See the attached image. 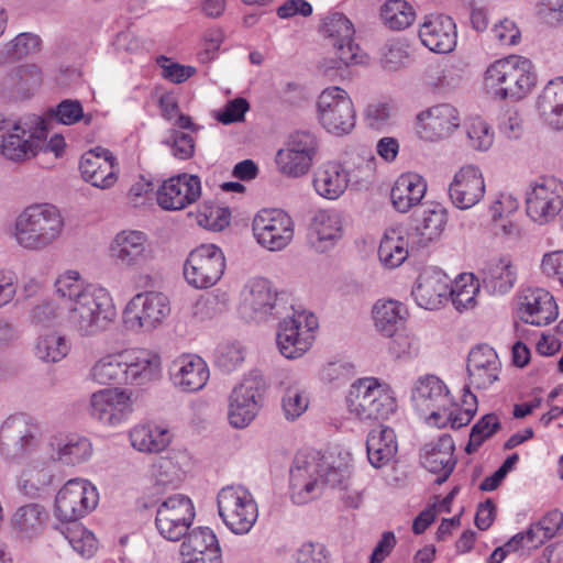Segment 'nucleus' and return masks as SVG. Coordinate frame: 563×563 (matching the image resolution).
I'll use <instances>...</instances> for the list:
<instances>
[{"mask_svg":"<svg viewBox=\"0 0 563 563\" xmlns=\"http://www.w3.org/2000/svg\"><path fill=\"white\" fill-rule=\"evenodd\" d=\"M56 292L67 309V320L81 336H93L106 331L117 317V309L103 288L84 286L76 271L60 275Z\"/></svg>","mask_w":563,"mask_h":563,"instance_id":"obj_1","label":"nucleus"},{"mask_svg":"<svg viewBox=\"0 0 563 563\" xmlns=\"http://www.w3.org/2000/svg\"><path fill=\"white\" fill-rule=\"evenodd\" d=\"M349 481L346 467H333L319 452L299 454L290 471L291 498L303 505L320 496L325 486L342 488Z\"/></svg>","mask_w":563,"mask_h":563,"instance_id":"obj_2","label":"nucleus"},{"mask_svg":"<svg viewBox=\"0 0 563 563\" xmlns=\"http://www.w3.org/2000/svg\"><path fill=\"white\" fill-rule=\"evenodd\" d=\"M65 222L60 211L53 205H33L16 218L13 236L27 250H43L60 235Z\"/></svg>","mask_w":563,"mask_h":563,"instance_id":"obj_3","label":"nucleus"},{"mask_svg":"<svg viewBox=\"0 0 563 563\" xmlns=\"http://www.w3.org/2000/svg\"><path fill=\"white\" fill-rule=\"evenodd\" d=\"M537 76L531 62L520 56L496 60L485 73V86L499 100H520L534 87Z\"/></svg>","mask_w":563,"mask_h":563,"instance_id":"obj_4","label":"nucleus"},{"mask_svg":"<svg viewBox=\"0 0 563 563\" xmlns=\"http://www.w3.org/2000/svg\"><path fill=\"white\" fill-rule=\"evenodd\" d=\"M347 406L361 420L387 419L397 407L391 390L374 377L358 379L351 386Z\"/></svg>","mask_w":563,"mask_h":563,"instance_id":"obj_5","label":"nucleus"},{"mask_svg":"<svg viewBox=\"0 0 563 563\" xmlns=\"http://www.w3.org/2000/svg\"><path fill=\"white\" fill-rule=\"evenodd\" d=\"M276 342L279 352L286 358L301 357L312 345V331L318 327L317 318L306 311L294 308L279 318Z\"/></svg>","mask_w":563,"mask_h":563,"instance_id":"obj_6","label":"nucleus"},{"mask_svg":"<svg viewBox=\"0 0 563 563\" xmlns=\"http://www.w3.org/2000/svg\"><path fill=\"white\" fill-rule=\"evenodd\" d=\"M225 271V256L216 244H201L190 251L184 263V277L196 289L214 286Z\"/></svg>","mask_w":563,"mask_h":563,"instance_id":"obj_7","label":"nucleus"},{"mask_svg":"<svg viewBox=\"0 0 563 563\" xmlns=\"http://www.w3.org/2000/svg\"><path fill=\"white\" fill-rule=\"evenodd\" d=\"M218 510L225 526L236 534L249 532L258 515L251 494L241 486H228L219 492Z\"/></svg>","mask_w":563,"mask_h":563,"instance_id":"obj_8","label":"nucleus"},{"mask_svg":"<svg viewBox=\"0 0 563 563\" xmlns=\"http://www.w3.org/2000/svg\"><path fill=\"white\" fill-rule=\"evenodd\" d=\"M168 298L162 292L135 295L123 310V322L131 331L153 330L169 314Z\"/></svg>","mask_w":563,"mask_h":563,"instance_id":"obj_9","label":"nucleus"},{"mask_svg":"<svg viewBox=\"0 0 563 563\" xmlns=\"http://www.w3.org/2000/svg\"><path fill=\"white\" fill-rule=\"evenodd\" d=\"M321 124L335 134L349 133L355 125V110L347 92L340 87L325 88L318 98Z\"/></svg>","mask_w":563,"mask_h":563,"instance_id":"obj_10","label":"nucleus"},{"mask_svg":"<svg viewBox=\"0 0 563 563\" xmlns=\"http://www.w3.org/2000/svg\"><path fill=\"white\" fill-rule=\"evenodd\" d=\"M99 495L93 485L85 479H69L57 493L55 514L64 521H76L93 510Z\"/></svg>","mask_w":563,"mask_h":563,"instance_id":"obj_11","label":"nucleus"},{"mask_svg":"<svg viewBox=\"0 0 563 563\" xmlns=\"http://www.w3.org/2000/svg\"><path fill=\"white\" fill-rule=\"evenodd\" d=\"M195 519V508L185 495L168 497L157 508L155 525L159 534L168 541H179L187 537Z\"/></svg>","mask_w":563,"mask_h":563,"instance_id":"obj_12","label":"nucleus"},{"mask_svg":"<svg viewBox=\"0 0 563 563\" xmlns=\"http://www.w3.org/2000/svg\"><path fill=\"white\" fill-rule=\"evenodd\" d=\"M265 382L258 374H251L236 386L230 396L229 420L235 428H244L256 417L263 401Z\"/></svg>","mask_w":563,"mask_h":563,"instance_id":"obj_13","label":"nucleus"},{"mask_svg":"<svg viewBox=\"0 0 563 563\" xmlns=\"http://www.w3.org/2000/svg\"><path fill=\"white\" fill-rule=\"evenodd\" d=\"M252 229L257 242L269 251L285 249L294 238V222L280 209H263L254 218Z\"/></svg>","mask_w":563,"mask_h":563,"instance_id":"obj_14","label":"nucleus"},{"mask_svg":"<svg viewBox=\"0 0 563 563\" xmlns=\"http://www.w3.org/2000/svg\"><path fill=\"white\" fill-rule=\"evenodd\" d=\"M527 214L539 224L552 222L563 209V183L545 178L527 192Z\"/></svg>","mask_w":563,"mask_h":563,"instance_id":"obj_15","label":"nucleus"},{"mask_svg":"<svg viewBox=\"0 0 563 563\" xmlns=\"http://www.w3.org/2000/svg\"><path fill=\"white\" fill-rule=\"evenodd\" d=\"M38 426L25 415L9 417L0 428V450L7 457L22 456L38 443Z\"/></svg>","mask_w":563,"mask_h":563,"instance_id":"obj_16","label":"nucleus"},{"mask_svg":"<svg viewBox=\"0 0 563 563\" xmlns=\"http://www.w3.org/2000/svg\"><path fill=\"white\" fill-rule=\"evenodd\" d=\"M33 124L35 126L27 122L21 123L3 136L1 153L5 158L21 162L38 153L40 143L42 139H46L47 130L40 118H35Z\"/></svg>","mask_w":563,"mask_h":563,"instance_id":"obj_17","label":"nucleus"},{"mask_svg":"<svg viewBox=\"0 0 563 563\" xmlns=\"http://www.w3.org/2000/svg\"><path fill=\"white\" fill-rule=\"evenodd\" d=\"M411 399L421 415H429V420L439 424L442 411L445 413L451 406L449 389L445 384L434 375L420 377L413 389Z\"/></svg>","mask_w":563,"mask_h":563,"instance_id":"obj_18","label":"nucleus"},{"mask_svg":"<svg viewBox=\"0 0 563 563\" xmlns=\"http://www.w3.org/2000/svg\"><path fill=\"white\" fill-rule=\"evenodd\" d=\"M459 126V112L448 103L433 106L417 115V133L424 141L435 142L445 139Z\"/></svg>","mask_w":563,"mask_h":563,"instance_id":"obj_19","label":"nucleus"},{"mask_svg":"<svg viewBox=\"0 0 563 563\" xmlns=\"http://www.w3.org/2000/svg\"><path fill=\"white\" fill-rule=\"evenodd\" d=\"M132 393L107 388L91 395V415L103 423L115 426L132 412Z\"/></svg>","mask_w":563,"mask_h":563,"instance_id":"obj_20","label":"nucleus"},{"mask_svg":"<svg viewBox=\"0 0 563 563\" xmlns=\"http://www.w3.org/2000/svg\"><path fill=\"white\" fill-rule=\"evenodd\" d=\"M201 196L200 178L183 174L165 180L157 191V202L165 210H180Z\"/></svg>","mask_w":563,"mask_h":563,"instance_id":"obj_21","label":"nucleus"},{"mask_svg":"<svg viewBox=\"0 0 563 563\" xmlns=\"http://www.w3.org/2000/svg\"><path fill=\"white\" fill-rule=\"evenodd\" d=\"M117 166L112 153L102 147L85 153L79 164L82 178L100 189H108L117 183Z\"/></svg>","mask_w":563,"mask_h":563,"instance_id":"obj_22","label":"nucleus"},{"mask_svg":"<svg viewBox=\"0 0 563 563\" xmlns=\"http://www.w3.org/2000/svg\"><path fill=\"white\" fill-rule=\"evenodd\" d=\"M183 563H222L217 536L210 528L191 530L180 547Z\"/></svg>","mask_w":563,"mask_h":563,"instance_id":"obj_23","label":"nucleus"},{"mask_svg":"<svg viewBox=\"0 0 563 563\" xmlns=\"http://www.w3.org/2000/svg\"><path fill=\"white\" fill-rule=\"evenodd\" d=\"M446 211L439 205L429 206L413 214V225L409 232L411 250L428 246L437 241L444 231Z\"/></svg>","mask_w":563,"mask_h":563,"instance_id":"obj_24","label":"nucleus"},{"mask_svg":"<svg viewBox=\"0 0 563 563\" xmlns=\"http://www.w3.org/2000/svg\"><path fill=\"white\" fill-rule=\"evenodd\" d=\"M450 198L460 209H470L481 201L485 194V183L481 170L473 166L462 167L449 187Z\"/></svg>","mask_w":563,"mask_h":563,"instance_id":"obj_25","label":"nucleus"},{"mask_svg":"<svg viewBox=\"0 0 563 563\" xmlns=\"http://www.w3.org/2000/svg\"><path fill=\"white\" fill-rule=\"evenodd\" d=\"M245 305L253 310L258 319H264L267 316L282 318L284 312L292 310V306L288 305L287 299L283 295L278 296L272 289L269 282L264 278L251 283Z\"/></svg>","mask_w":563,"mask_h":563,"instance_id":"obj_26","label":"nucleus"},{"mask_svg":"<svg viewBox=\"0 0 563 563\" xmlns=\"http://www.w3.org/2000/svg\"><path fill=\"white\" fill-rule=\"evenodd\" d=\"M454 451V441L449 434H443L423 446L422 464L429 472L440 475L435 479L438 484L445 482L453 472L456 464Z\"/></svg>","mask_w":563,"mask_h":563,"instance_id":"obj_27","label":"nucleus"},{"mask_svg":"<svg viewBox=\"0 0 563 563\" xmlns=\"http://www.w3.org/2000/svg\"><path fill=\"white\" fill-rule=\"evenodd\" d=\"M518 312L523 322L542 327L558 318V306L549 291L534 289L521 297Z\"/></svg>","mask_w":563,"mask_h":563,"instance_id":"obj_28","label":"nucleus"},{"mask_svg":"<svg viewBox=\"0 0 563 563\" xmlns=\"http://www.w3.org/2000/svg\"><path fill=\"white\" fill-rule=\"evenodd\" d=\"M500 366L498 355L492 347L481 345L473 349L467 357L470 384L477 389L488 388L498 379Z\"/></svg>","mask_w":563,"mask_h":563,"instance_id":"obj_29","label":"nucleus"},{"mask_svg":"<svg viewBox=\"0 0 563 563\" xmlns=\"http://www.w3.org/2000/svg\"><path fill=\"white\" fill-rule=\"evenodd\" d=\"M419 37L430 51L450 53L456 45V27L448 15H431L420 26Z\"/></svg>","mask_w":563,"mask_h":563,"instance_id":"obj_30","label":"nucleus"},{"mask_svg":"<svg viewBox=\"0 0 563 563\" xmlns=\"http://www.w3.org/2000/svg\"><path fill=\"white\" fill-rule=\"evenodd\" d=\"M172 379L174 385L183 391H198L207 384L209 369L201 357L183 355L173 363Z\"/></svg>","mask_w":563,"mask_h":563,"instance_id":"obj_31","label":"nucleus"},{"mask_svg":"<svg viewBox=\"0 0 563 563\" xmlns=\"http://www.w3.org/2000/svg\"><path fill=\"white\" fill-rule=\"evenodd\" d=\"M112 257L122 266L140 267L148 260L146 236L140 231H122L111 244Z\"/></svg>","mask_w":563,"mask_h":563,"instance_id":"obj_32","label":"nucleus"},{"mask_svg":"<svg viewBox=\"0 0 563 563\" xmlns=\"http://www.w3.org/2000/svg\"><path fill=\"white\" fill-rule=\"evenodd\" d=\"M126 383L142 385L158 376L161 357L153 351L140 349L122 352Z\"/></svg>","mask_w":563,"mask_h":563,"instance_id":"obj_33","label":"nucleus"},{"mask_svg":"<svg viewBox=\"0 0 563 563\" xmlns=\"http://www.w3.org/2000/svg\"><path fill=\"white\" fill-rule=\"evenodd\" d=\"M427 192V183L418 174H402L395 181L390 191L394 208L399 212H408L418 206Z\"/></svg>","mask_w":563,"mask_h":563,"instance_id":"obj_34","label":"nucleus"},{"mask_svg":"<svg viewBox=\"0 0 563 563\" xmlns=\"http://www.w3.org/2000/svg\"><path fill=\"white\" fill-rule=\"evenodd\" d=\"M450 292L449 280L439 273L421 274L412 289L416 302L424 309H437L444 300H448Z\"/></svg>","mask_w":563,"mask_h":563,"instance_id":"obj_35","label":"nucleus"},{"mask_svg":"<svg viewBox=\"0 0 563 563\" xmlns=\"http://www.w3.org/2000/svg\"><path fill=\"white\" fill-rule=\"evenodd\" d=\"M342 235V225L339 213L319 210L310 224L309 238L318 252H324Z\"/></svg>","mask_w":563,"mask_h":563,"instance_id":"obj_36","label":"nucleus"},{"mask_svg":"<svg viewBox=\"0 0 563 563\" xmlns=\"http://www.w3.org/2000/svg\"><path fill=\"white\" fill-rule=\"evenodd\" d=\"M537 109L543 121L553 129H563V78L547 84L537 99Z\"/></svg>","mask_w":563,"mask_h":563,"instance_id":"obj_37","label":"nucleus"},{"mask_svg":"<svg viewBox=\"0 0 563 563\" xmlns=\"http://www.w3.org/2000/svg\"><path fill=\"white\" fill-rule=\"evenodd\" d=\"M48 516L45 508L36 503L20 506L11 518V528L16 537L32 539L41 533Z\"/></svg>","mask_w":563,"mask_h":563,"instance_id":"obj_38","label":"nucleus"},{"mask_svg":"<svg viewBox=\"0 0 563 563\" xmlns=\"http://www.w3.org/2000/svg\"><path fill=\"white\" fill-rule=\"evenodd\" d=\"M369 463L379 468L388 463L397 452L396 434L389 427L378 426L373 429L366 440Z\"/></svg>","mask_w":563,"mask_h":563,"instance_id":"obj_39","label":"nucleus"},{"mask_svg":"<svg viewBox=\"0 0 563 563\" xmlns=\"http://www.w3.org/2000/svg\"><path fill=\"white\" fill-rule=\"evenodd\" d=\"M131 444L143 453H159L172 442L168 429L154 424H137L130 431Z\"/></svg>","mask_w":563,"mask_h":563,"instance_id":"obj_40","label":"nucleus"},{"mask_svg":"<svg viewBox=\"0 0 563 563\" xmlns=\"http://www.w3.org/2000/svg\"><path fill=\"white\" fill-rule=\"evenodd\" d=\"M347 174L340 164L328 163L314 174L313 187L323 198L336 199L347 187Z\"/></svg>","mask_w":563,"mask_h":563,"instance_id":"obj_41","label":"nucleus"},{"mask_svg":"<svg viewBox=\"0 0 563 563\" xmlns=\"http://www.w3.org/2000/svg\"><path fill=\"white\" fill-rule=\"evenodd\" d=\"M483 285L493 294L507 292L515 283L516 274L507 258L493 260L482 269Z\"/></svg>","mask_w":563,"mask_h":563,"instance_id":"obj_42","label":"nucleus"},{"mask_svg":"<svg viewBox=\"0 0 563 563\" xmlns=\"http://www.w3.org/2000/svg\"><path fill=\"white\" fill-rule=\"evenodd\" d=\"M49 448L51 460L71 465L85 461L92 452L91 443L86 438H54L49 442Z\"/></svg>","mask_w":563,"mask_h":563,"instance_id":"obj_43","label":"nucleus"},{"mask_svg":"<svg viewBox=\"0 0 563 563\" xmlns=\"http://www.w3.org/2000/svg\"><path fill=\"white\" fill-rule=\"evenodd\" d=\"M411 249V240L402 236L397 229L387 231L380 241L378 247V257L380 262L389 268L398 267L405 262Z\"/></svg>","mask_w":563,"mask_h":563,"instance_id":"obj_44","label":"nucleus"},{"mask_svg":"<svg viewBox=\"0 0 563 563\" xmlns=\"http://www.w3.org/2000/svg\"><path fill=\"white\" fill-rule=\"evenodd\" d=\"M89 377L100 385L126 383L122 353L101 357L91 367Z\"/></svg>","mask_w":563,"mask_h":563,"instance_id":"obj_45","label":"nucleus"},{"mask_svg":"<svg viewBox=\"0 0 563 563\" xmlns=\"http://www.w3.org/2000/svg\"><path fill=\"white\" fill-rule=\"evenodd\" d=\"M406 307L395 300H379L373 308V318L379 332L393 335L396 327L405 320Z\"/></svg>","mask_w":563,"mask_h":563,"instance_id":"obj_46","label":"nucleus"},{"mask_svg":"<svg viewBox=\"0 0 563 563\" xmlns=\"http://www.w3.org/2000/svg\"><path fill=\"white\" fill-rule=\"evenodd\" d=\"M154 477L153 488L157 494L175 489L183 481V472L170 457H159L152 466Z\"/></svg>","mask_w":563,"mask_h":563,"instance_id":"obj_47","label":"nucleus"},{"mask_svg":"<svg viewBox=\"0 0 563 563\" xmlns=\"http://www.w3.org/2000/svg\"><path fill=\"white\" fill-rule=\"evenodd\" d=\"M313 158L299 153L289 146L280 148L276 154V164L282 174L289 177H299L307 174L312 165Z\"/></svg>","mask_w":563,"mask_h":563,"instance_id":"obj_48","label":"nucleus"},{"mask_svg":"<svg viewBox=\"0 0 563 563\" xmlns=\"http://www.w3.org/2000/svg\"><path fill=\"white\" fill-rule=\"evenodd\" d=\"M53 474L47 465H29L19 478V489L26 496L35 497L52 484Z\"/></svg>","mask_w":563,"mask_h":563,"instance_id":"obj_49","label":"nucleus"},{"mask_svg":"<svg viewBox=\"0 0 563 563\" xmlns=\"http://www.w3.org/2000/svg\"><path fill=\"white\" fill-rule=\"evenodd\" d=\"M384 23L391 30H404L415 20L412 7L404 0L387 1L380 12Z\"/></svg>","mask_w":563,"mask_h":563,"instance_id":"obj_50","label":"nucleus"},{"mask_svg":"<svg viewBox=\"0 0 563 563\" xmlns=\"http://www.w3.org/2000/svg\"><path fill=\"white\" fill-rule=\"evenodd\" d=\"M69 352L65 338L56 332L41 335L36 343V355L45 362L56 363Z\"/></svg>","mask_w":563,"mask_h":563,"instance_id":"obj_51","label":"nucleus"},{"mask_svg":"<svg viewBox=\"0 0 563 563\" xmlns=\"http://www.w3.org/2000/svg\"><path fill=\"white\" fill-rule=\"evenodd\" d=\"M65 538L68 540L71 548L85 559L91 558L98 549L93 533L79 523L67 527Z\"/></svg>","mask_w":563,"mask_h":563,"instance_id":"obj_52","label":"nucleus"},{"mask_svg":"<svg viewBox=\"0 0 563 563\" xmlns=\"http://www.w3.org/2000/svg\"><path fill=\"white\" fill-rule=\"evenodd\" d=\"M323 34L330 38L332 45L336 43L350 41L355 33L352 22L342 13H332L322 25Z\"/></svg>","mask_w":563,"mask_h":563,"instance_id":"obj_53","label":"nucleus"},{"mask_svg":"<svg viewBox=\"0 0 563 563\" xmlns=\"http://www.w3.org/2000/svg\"><path fill=\"white\" fill-rule=\"evenodd\" d=\"M478 291V284L473 280V276H461L450 287L449 296L457 310L467 309L475 303V296Z\"/></svg>","mask_w":563,"mask_h":563,"instance_id":"obj_54","label":"nucleus"},{"mask_svg":"<svg viewBox=\"0 0 563 563\" xmlns=\"http://www.w3.org/2000/svg\"><path fill=\"white\" fill-rule=\"evenodd\" d=\"M42 84V71L34 64H24L14 73L15 89L23 97H30Z\"/></svg>","mask_w":563,"mask_h":563,"instance_id":"obj_55","label":"nucleus"},{"mask_svg":"<svg viewBox=\"0 0 563 563\" xmlns=\"http://www.w3.org/2000/svg\"><path fill=\"white\" fill-rule=\"evenodd\" d=\"M197 218L201 227L212 231H221L229 225L231 212L227 207L205 203Z\"/></svg>","mask_w":563,"mask_h":563,"instance_id":"obj_56","label":"nucleus"},{"mask_svg":"<svg viewBox=\"0 0 563 563\" xmlns=\"http://www.w3.org/2000/svg\"><path fill=\"white\" fill-rule=\"evenodd\" d=\"M309 400L305 391L298 385H290L286 388L282 399V407L286 419L299 418L308 408Z\"/></svg>","mask_w":563,"mask_h":563,"instance_id":"obj_57","label":"nucleus"},{"mask_svg":"<svg viewBox=\"0 0 563 563\" xmlns=\"http://www.w3.org/2000/svg\"><path fill=\"white\" fill-rule=\"evenodd\" d=\"M332 46L334 48L335 58L330 60V65L325 66L327 69L363 63L364 56L361 54V48L354 43L353 38L344 42L340 41L336 45Z\"/></svg>","mask_w":563,"mask_h":563,"instance_id":"obj_58","label":"nucleus"},{"mask_svg":"<svg viewBox=\"0 0 563 563\" xmlns=\"http://www.w3.org/2000/svg\"><path fill=\"white\" fill-rule=\"evenodd\" d=\"M52 115L56 120L66 125L74 124L84 119L86 124L91 122V115H85L81 103L78 100L66 99L63 100L55 110H52Z\"/></svg>","mask_w":563,"mask_h":563,"instance_id":"obj_59","label":"nucleus"},{"mask_svg":"<svg viewBox=\"0 0 563 563\" xmlns=\"http://www.w3.org/2000/svg\"><path fill=\"white\" fill-rule=\"evenodd\" d=\"M466 134L470 145L477 151H487L494 141L489 125L482 119H474L467 125Z\"/></svg>","mask_w":563,"mask_h":563,"instance_id":"obj_60","label":"nucleus"},{"mask_svg":"<svg viewBox=\"0 0 563 563\" xmlns=\"http://www.w3.org/2000/svg\"><path fill=\"white\" fill-rule=\"evenodd\" d=\"M41 40L31 33H21L7 46V54L13 59L24 58L40 49Z\"/></svg>","mask_w":563,"mask_h":563,"instance_id":"obj_61","label":"nucleus"},{"mask_svg":"<svg viewBox=\"0 0 563 563\" xmlns=\"http://www.w3.org/2000/svg\"><path fill=\"white\" fill-rule=\"evenodd\" d=\"M163 143L170 146L172 154L178 159H188L195 153V140L192 136L177 130H172L170 136Z\"/></svg>","mask_w":563,"mask_h":563,"instance_id":"obj_62","label":"nucleus"},{"mask_svg":"<svg viewBox=\"0 0 563 563\" xmlns=\"http://www.w3.org/2000/svg\"><path fill=\"white\" fill-rule=\"evenodd\" d=\"M409 55L399 43H388L382 48L380 65L385 70L396 71L405 66Z\"/></svg>","mask_w":563,"mask_h":563,"instance_id":"obj_63","label":"nucleus"},{"mask_svg":"<svg viewBox=\"0 0 563 563\" xmlns=\"http://www.w3.org/2000/svg\"><path fill=\"white\" fill-rule=\"evenodd\" d=\"M391 336L388 343V350L393 356L399 358L418 354L419 342L417 338L408 333H398Z\"/></svg>","mask_w":563,"mask_h":563,"instance_id":"obj_64","label":"nucleus"}]
</instances>
